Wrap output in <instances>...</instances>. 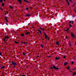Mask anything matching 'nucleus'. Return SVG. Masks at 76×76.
Returning a JSON list of instances; mask_svg holds the SVG:
<instances>
[{"label":"nucleus","instance_id":"f257e3e1","mask_svg":"<svg viewBox=\"0 0 76 76\" xmlns=\"http://www.w3.org/2000/svg\"><path fill=\"white\" fill-rule=\"evenodd\" d=\"M71 34L72 37V38H73V39H74V38H75V34H73L72 33H71Z\"/></svg>","mask_w":76,"mask_h":76},{"label":"nucleus","instance_id":"f03ea898","mask_svg":"<svg viewBox=\"0 0 76 76\" xmlns=\"http://www.w3.org/2000/svg\"><path fill=\"white\" fill-rule=\"evenodd\" d=\"M53 66L54 69H56V70H58V68L56 67L55 66V65H53Z\"/></svg>","mask_w":76,"mask_h":76},{"label":"nucleus","instance_id":"7ed1b4c3","mask_svg":"<svg viewBox=\"0 0 76 76\" xmlns=\"http://www.w3.org/2000/svg\"><path fill=\"white\" fill-rule=\"evenodd\" d=\"M5 39H8L9 38H10L8 36H7V35H6L5 36Z\"/></svg>","mask_w":76,"mask_h":76},{"label":"nucleus","instance_id":"20e7f679","mask_svg":"<svg viewBox=\"0 0 76 76\" xmlns=\"http://www.w3.org/2000/svg\"><path fill=\"white\" fill-rule=\"evenodd\" d=\"M12 65H17V64L14 62V61H12Z\"/></svg>","mask_w":76,"mask_h":76},{"label":"nucleus","instance_id":"39448f33","mask_svg":"<svg viewBox=\"0 0 76 76\" xmlns=\"http://www.w3.org/2000/svg\"><path fill=\"white\" fill-rule=\"evenodd\" d=\"M18 1L19 3L20 4H22V0H18Z\"/></svg>","mask_w":76,"mask_h":76},{"label":"nucleus","instance_id":"423d86ee","mask_svg":"<svg viewBox=\"0 0 76 76\" xmlns=\"http://www.w3.org/2000/svg\"><path fill=\"white\" fill-rule=\"evenodd\" d=\"M59 42L57 41L56 42V44H57V45H60Z\"/></svg>","mask_w":76,"mask_h":76},{"label":"nucleus","instance_id":"0eeeda50","mask_svg":"<svg viewBox=\"0 0 76 76\" xmlns=\"http://www.w3.org/2000/svg\"><path fill=\"white\" fill-rule=\"evenodd\" d=\"M45 39H47V38L48 37L47 35H45Z\"/></svg>","mask_w":76,"mask_h":76},{"label":"nucleus","instance_id":"6e6552de","mask_svg":"<svg viewBox=\"0 0 76 76\" xmlns=\"http://www.w3.org/2000/svg\"><path fill=\"white\" fill-rule=\"evenodd\" d=\"M68 64V62H65L64 64V66H66V65H67Z\"/></svg>","mask_w":76,"mask_h":76},{"label":"nucleus","instance_id":"1a4fd4ad","mask_svg":"<svg viewBox=\"0 0 76 76\" xmlns=\"http://www.w3.org/2000/svg\"><path fill=\"white\" fill-rule=\"evenodd\" d=\"M76 75V72H73L72 73L73 76H75V75Z\"/></svg>","mask_w":76,"mask_h":76},{"label":"nucleus","instance_id":"9d476101","mask_svg":"<svg viewBox=\"0 0 76 76\" xmlns=\"http://www.w3.org/2000/svg\"><path fill=\"white\" fill-rule=\"evenodd\" d=\"M24 1H25V2H26V3H28L30 2L29 1H28L26 0H24Z\"/></svg>","mask_w":76,"mask_h":76},{"label":"nucleus","instance_id":"9b49d317","mask_svg":"<svg viewBox=\"0 0 76 76\" xmlns=\"http://www.w3.org/2000/svg\"><path fill=\"white\" fill-rule=\"evenodd\" d=\"M54 69V66H51V67H50L51 70H53Z\"/></svg>","mask_w":76,"mask_h":76},{"label":"nucleus","instance_id":"f8f14e48","mask_svg":"<svg viewBox=\"0 0 76 76\" xmlns=\"http://www.w3.org/2000/svg\"><path fill=\"white\" fill-rule=\"evenodd\" d=\"M26 16L27 17H29V16H31V15H26Z\"/></svg>","mask_w":76,"mask_h":76},{"label":"nucleus","instance_id":"ddd939ff","mask_svg":"<svg viewBox=\"0 0 76 76\" xmlns=\"http://www.w3.org/2000/svg\"><path fill=\"white\" fill-rule=\"evenodd\" d=\"M38 31H39V33L40 34H41V35L42 34V32H41V31H40V30H39V29H38Z\"/></svg>","mask_w":76,"mask_h":76},{"label":"nucleus","instance_id":"4468645a","mask_svg":"<svg viewBox=\"0 0 76 76\" xmlns=\"http://www.w3.org/2000/svg\"><path fill=\"white\" fill-rule=\"evenodd\" d=\"M55 59H56V60H58V59H60V58H59V57H58V58L57 57H56L55 58Z\"/></svg>","mask_w":76,"mask_h":76},{"label":"nucleus","instance_id":"2eb2a0df","mask_svg":"<svg viewBox=\"0 0 76 76\" xmlns=\"http://www.w3.org/2000/svg\"><path fill=\"white\" fill-rule=\"evenodd\" d=\"M1 4L2 6H3V7H4V3H2Z\"/></svg>","mask_w":76,"mask_h":76},{"label":"nucleus","instance_id":"dca6fc26","mask_svg":"<svg viewBox=\"0 0 76 76\" xmlns=\"http://www.w3.org/2000/svg\"><path fill=\"white\" fill-rule=\"evenodd\" d=\"M30 34V32H27L26 33V35H28V34Z\"/></svg>","mask_w":76,"mask_h":76},{"label":"nucleus","instance_id":"f3484780","mask_svg":"<svg viewBox=\"0 0 76 76\" xmlns=\"http://www.w3.org/2000/svg\"><path fill=\"white\" fill-rule=\"evenodd\" d=\"M43 33L44 34V35H45H45H47V34H46V33H45V32H44Z\"/></svg>","mask_w":76,"mask_h":76},{"label":"nucleus","instance_id":"a211bd4d","mask_svg":"<svg viewBox=\"0 0 76 76\" xmlns=\"http://www.w3.org/2000/svg\"><path fill=\"white\" fill-rule=\"evenodd\" d=\"M15 43H16V44H19V42H17L16 41H15Z\"/></svg>","mask_w":76,"mask_h":76},{"label":"nucleus","instance_id":"6ab92c4d","mask_svg":"<svg viewBox=\"0 0 76 76\" xmlns=\"http://www.w3.org/2000/svg\"><path fill=\"white\" fill-rule=\"evenodd\" d=\"M21 36H22V37H24V36L25 35H24V34H21Z\"/></svg>","mask_w":76,"mask_h":76},{"label":"nucleus","instance_id":"aec40b11","mask_svg":"<svg viewBox=\"0 0 76 76\" xmlns=\"http://www.w3.org/2000/svg\"><path fill=\"white\" fill-rule=\"evenodd\" d=\"M0 2L1 3H2V2H3V0H0Z\"/></svg>","mask_w":76,"mask_h":76},{"label":"nucleus","instance_id":"412c9836","mask_svg":"<svg viewBox=\"0 0 76 76\" xmlns=\"http://www.w3.org/2000/svg\"><path fill=\"white\" fill-rule=\"evenodd\" d=\"M40 46L42 47V48H43V47H44V46H43V45H40Z\"/></svg>","mask_w":76,"mask_h":76},{"label":"nucleus","instance_id":"4be33fe9","mask_svg":"<svg viewBox=\"0 0 76 76\" xmlns=\"http://www.w3.org/2000/svg\"><path fill=\"white\" fill-rule=\"evenodd\" d=\"M67 69L68 70H70V68H69V66H68V67L67 68Z\"/></svg>","mask_w":76,"mask_h":76},{"label":"nucleus","instance_id":"5701e85b","mask_svg":"<svg viewBox=\"0 0 76 76\" xmlns=\"http://www.w3.org/2000/svg\"><path fill=\"white\" fill-rule=\"evenodd\" d=\"M71 64H74V61H72L71 62Z\"/></svg>","mask_w":76,"mask_h":76},{"label":"nucleus","instance_id":"b1692460","mask_svg":"<svg viewBox=\"0 0 76 76\" xmlns=\"http://www.w3.org/2000/svg\"><path fill=\"white\" fill-rule=\"evenodd\" d=\"M4 41L5 43H6V40H4Z\"/></svg>","mask_w":76,"mask_h":76},{"label":"nucleus","instance_id":"393cba45","mask_svg":"<svg viewBox=\"0 0 76 76\" xmlns=\"http://www.w3.org/2000/svg\"><path fill=\"white\" fill-rule=\"evenodd\" d=\"M23 56H25V52H23Z\"/></svg>","mask_w":76,"mask_h":76},{"label":"nucleus","instance_id":"a878e982","mask_svg":"<svg viewBox=\"0 0 76 76\" xmlns=\"http://www.w3.org/2000/svg\"><path fill=\"white\" fill-rule=\"evenodd\" d=\"M24 44H28V43H26L25 42H24Z\"/></svg>","mask_w":76,"mask_h":76},{"label":"nucleus","instance_id":"bb28decb","mask_svg":"<svg viewBox=\"0 0 76 76\" xmlns=\"http://www.w3.org/2000/svg\"><path fill=\"white\" fill-rule=\"evenodd\" d=\"M5 19H6H6H7V17H6V16H5Z\"/></svg>","mask_w":76,"mask_h":76},{"label":"nucleus","instance_id":"cd10ccee","mask_svg":"<svg viewBox=\"0 0 76 76\" xmlns=\"http://www.w3.org/2000/svg\"><path fill=\"white\" fill-rule=\"evenodd\" d=\"M2 69H4V67H5V66H2Z\"/></svg>","mask_w":76,"mask_h":76},{"label":"nucleus","instance_id":"c85d7f7f","mask_svg":"<svg viewBox=\"0 0 76 76\" xmlns=\"http://www.w3.org/2000/svg\"><path fill=\"white\" fill-rule=\"evenodd\" d=\"M2 54V53H1L0 52V56H1Z\"/></svg>","mask_w":76,"mask_h":76},{"label":"nucleus","instance_id":"c756f323","mask_svg":"<svg viewBox=\"0 0 76 76\" xmlns=\"http://www.w3.org/2000/svg\"><path fill=\"white\" fill-rule=\"evenodd\" d=\"M42 31H45V29L44 28H42Z\"/></svg>","mask_w":76,"mask_h":76},{"label":"nucleus","instance_id":"7c9ffc66","mask_svg":"<svg viewBox=\"0 0 76 76\" xmlns=\"http://www.w3.org/2000/svg\"><path fill=\"white\" fill-rule=\"evenodd\" d=\"M67 3L68 4V5L69 6V2H68Z\"/></svg>","mask_w":76,"mask_h":76},{"label":"nucleus","instance_id":"2f4dec72","mask_svg":"<svg viewBox=\"0 0 76 76\" xmlns=\"http://www.w3.org/2000/svg\"><path fill=\"white\" fill-rule=\"evenodd\" d=\"M10 7L11 8V9H13V7L12 6Z\"/></svg>","mask_w":76,"mask_h":76},{"label":"nucleus","instance_id":"473e14b6","mask_svg":"<svg viewBox=\"0 0 76 76\" xmlns=\"http://www.w3.org/2000/svg\"><path fill=\"white\" fill-rule=\"evenodd\" d=\"M16 65H14V66L15 68L16 67Z\"/></svg>","mask_w":76,"mask_h":76},{"label":"nucleus","instance_id":"72a5a7b5","mask_svg":"<svg viewBox=\"0 0 76 76\" xmlns=\"http://www.w3.org/2000/svg\"><path fill=\"white\" fill-rule=\"evenodd\" d=\"M1 10H2L3 11V8H1Z\"/></svg>","mask_w":76,"mask_h":76},{"label":"nucleus","instance_id":"f704fd0d","mask_svg":"<svg viewBox=\"0 0 76 76\" xmlns=\"http://www.w3.org/2000/svg\"><path fill=\"white\" fill-rule=\"evenodd\" d=\"M26 10H28V9H29V8H26Z\"/></svg>","mask_w":76,"mask_h":76},{"label":"nucleus","instance_id":"c9c22d12","mask_svg":"<svg viewBox=\"0 0 76 76\" xmlns=\"http://www.w3.org/2000/svg\"><path fill=\"white\" fill-rule=\"evenodd\" d=\"M63 58H66V56H64L63 57Z\"/></svg>","mask_w":76,"mask_h":76},{"label":"nucleus","instance_id":"e433bc0d","mask_svg":"<svg viewBox=\"0 0 76 76\" xmlns=\"http://www.w3.org/2000/svg\"><path fill=\"white\" fill-rule=\"evenodd\" d=\"M48 40H50V38L48 37L47 38Z\"/></svg>","mask_w":76,"mask_h":76},{"label":"nucleus","instance_id":"4c0bfd02","mask_svg":"<svg viewBox=\"0 0 76 76\" xmlns=\"http://www.w3.org/2000/svg\"><path fill=\"white\" fill-rule=\"evenodd\" d=\"M69 26L70 27H72V25H69Z\"/></svg>","mask_w":76,"mask_h":76},{"label":"nucleus","instance_id":"58836bf2","mask_svg":"<svg viewBox=\"0 0 76 76\" xmlns=\"http://www.w3.org/2000/svg\"><path fill=\"white\" fill-rule=\"evenodd\" d=\"M21 42H22V44H24V42H22V41H21Z\"/></svg>","mask_w":76,"mask_h":76},{"label":"nucleus","instance_id":"ea45409f","mask_svg":"<svg viewBox=\"0 0 76 76\" xmlns=\"http://www.w3.org/2000/svg\"><path fill=\"white\" fill-rule=\"evenodd\" d=\"M6 20L7 21V22H8V20L7 19Z\"/></svg>","mask_w":76,"mask_h":76},{"label":"nucleus","instance_id":"a19ab883","mask_svg":"<svg viewBox=\"0 0 76 76\" xmlns=\"http://www.w3.org/2000/svg\"><path fill=\"white\" fill-rule=\"evenodd\" d=\"M69 23H72V21H70Z\"/></svg>","mask_w":76,"mask_h":76},{"label":"nucleus","instance_id":"79ce46f5","mask_svg":"<svg viewBox=\"0 0 76 76\" xmlns=\"http://www.w3.org/2000/svg\"><path fill=\"white\" fill-rule=\"evenodd\" d=\"M69 1L71 2H72V1L71 0H69Z\"/></svg>","mask_w":76,"mask_h":76},{"label":"nucleus","instance_id":"37998d69","mask_svg":"<svg viewBox=\"0 0 76 76\" xmlns=\"http://www.w3.org/2000/svg\"><path fill=\"white\" fill-rule=\"evenodd\" d=\"M66 39H67V36H66Z\"/></svg>","mask_w":76,"mask_h":76},{"label":"nucleus","instance_id":"c03bdc74","mask_svg":"<svg viewBox=\"0 0 76 76\" xmlns=\"http://www.w3.org/2000/svg\"><path fill=\"white\" fill-rule=\"evenodd\" d=\"M22 76H26L25 75H22Z\"/></svg>","mask_w":76,"mask_h":76},{"label":"nucleus","instance_id":"a18cd8bd","mask_svg":"<svg viewBox=\"0 0 76 76\" xmlns=\"http://www.w3.org/2000/svg\"><path fill=\"white\" fill-rule=\"evenodd\" d=\"M67 30L69 31V28H67Z\"/></svg>","mask_w":76,"mask_h":76},{"label":"nucleus","instance_id":"49530a36","mask_svg":"<svg viewBox=\"0 0 76 76\" xmlns=\"http://www.w3.org/2000/svg\"><path fill=\"white\" fill-rule=\"evenodd\" d=\"M30 24H31L30 23H29L28 24V25H29H29H30Z\"/></svg>","mask_w":76,"mask_h":76},{"label":"nucleus","instance_id":"de8ad7c7","mask_svg":"<svg viewBox=\"0 0 76 76\" xmlns=\"http://www.w3.org/2000/svg\"><path fill=\"white\" fill-rule=\"evenodd\" d=\"M40 29H41V30H42V28H40Z\"/></svg>","mask_w":76,"mask_h":76},{"label":"nucleus","instance_id":"09e8293b","mask_svg":"<svg viewBox=\"0 0 76 76\" xmlns=\"http://www.w3.org/2000/svg\"><path fill=\"white\" fill-rule=\"evenodd\" d=\"M66 3L68 2V0H66Z\"/></svg>","mask_w":76,"mask_h":76},{"label":"nucleus","instance_id":"8fccbe9b","mask_svg":"<svg viewBox=\"0 0 76 76\" xmlns=\"http://www.w3.org/2000/svg\"><path fill=\"white\" fill-rule=\"evenodd\" d=\"M37 34H39V32H37Z\"/></svg>","mask_w":76,"mask_h":76},{"label":"nucleus","instance_id":"3c124183","mask_svg":"<svg viewBox=\"0 0 76 76\" xmlns=\"http://www.w3.org/2000/svg\"><path fill=\"white\" fill-rule=\"evenodd\" d=\"M6 25H8V24H7V23H6Z\"/></svg>","mask_w":76,"mask_h":76},{"label":"nucleus","instance_id":"603ef678","mask_svg":"<svg viewBox=\"0 0 76 76\" xmlns=\"http://www.w3.org/2000/svg\"><path fill=\"white\" fill-rule=\"evenodd\" d=\"M69 31V30H68L67 29L66 30V31L67 32V31Z\"/></svg>","mask_w":76,"mask_h":76},{"label":"nucleus","instance_id":"864d4df0","mask_svg":"<svg viewBox=\"0 0 76 76\" xmlns=\"http://www.w3.org/2000/svg\"><path fill=\"white\" fill-rule=\"evenodd\" d=\"M48 57H51V56H48Z\"/></svg>","mask_w":76,"mask_h":76},{"label":"nucleus","instance_id":"5fc2aeb1","mask_svg":"<svg viewBox=\"0 0 76 76\" xmlns=\"http://www.w3.org/2000/svg\"><path fill=\"white\" fill-rule=\"evenodd\" d=\"M4 15H7V13H5V14H4Z\"/></svg>","mask_w":76,"mask_h":76},{"label":"nucleus","instance_id":"6e6d98bb","mask_svg":"<svg viewBox=\"0 0 76 76\" xmlns=\"http://www.w3.org/2000/svg\"><path fill=\"white\" fill-rule=\"evenodd\" d=\"M72 6H73V7H74V6H75V4L72 5Z\"/></svg>","mask_w":76,"mask_h":76},{"label":"nucleus","instance_id":"4d7b16f0","mask_svg":"<svg viewBox=\"0 0 76 76\" xmlns=\"http://www.w3.org/2000/svg\"><path fill=\"white\" fill-rule=\"evenodd\" d=\"M76 69H73L72 70H76Z\"/></svg>","mask_w":76,"mask_h":76},{"label":"nucleus","instance_id":"13d9d810","mask_svg":"<svg viewBox=\"0 0 76 76\" xmlns=\"http://www.w3.org/2000/svg\"><path fill=\"white\" fill-rule=\"evenodd\" d=\"M72 24H73V21H72Z\"/></svg>","mask_w":76,"mask_h":76},{"label":"nucleus","instance_id":"bf43d9fd","mask_svg":"<svg viewBox=\"0 0 76 76\" xmlns=\"http://www.w3.org/2000/svg\"><path fill=\"white\" fill-rule=\"evenodd\" d=\"M69 46H71V44H70V45H69Z\"/></svg>","mask_w":76,"mask_h":76},{"label":"nucleus","instance_id":"052dcab7","mask_svg":"<svg viewBox=\"0 0 76 76\" xmlns=\"http://www.w3.org/2000/svg\"><path fill=\"white\" fill-rule=\"evenodd\" d=\"M38 57H39V56H37V58H38Z\"/></svg>","mask_w":76,"mask_h":76},{"label":"nucleus","instance_id":"680f3d73","mask_svg":"<svg viewBox=\"0 0 76 76\" xmlns=\"http://www.w3.org/2000/svg\"><path fill=\"white\" fill-rule=\"evenodd\" d=\"M5 40V39H3L4 41V40Z\"/></svg>","mask_w":76,"mask_h":76},{"label":"nucleus","instance_id":"e2e57ef3","mask_svg":"<svg viewBox=\"0 0 76 76\" xmlns=\"http://www.w3.org/2000/svg\"><path fill=\"white\" fill-rule=\"evenodd\" d=\"M32 7H30V9H32Z\"/></svg>","mask_w":76,"mask_h":76},{"label":"nucleus","instance_id":"0e129e2a","mask_svg":"<svg viewBox=\"0 0 76 76\" xmlns=\"http://www.w3.org/2000/svg\"><path fill=\"white\" fill-rule=\"evenodd\" d=\"M66 30H64V31H66Z\"/></svg>","mask_w":76,"mask_h":76},{"label":"nucleus","instance_id":"69168bd1","mask_svg":"<svg viewBox=\"0 0 76 76\" xmlns=\"http://www.w3.org/2000/svg\"><path fill=\"white\" fill-rule=\"evenodd\" d=\"M64 45H63V46H64Z\"/></svg>","mask_w":76,"mask_h":76},{"label":"nucleus","instance_id":"338daca9","mask_svg":"<svg viewBox=\"0 0 76 76\" xmlns=\"http://www.w3.org/2000/svg\"><path fill=\"white\" fill-rule=\"evenodd\" d=\"M75 44L76 45V42H75Z\"/></svg>","mask_w":76,"mask_h":76},{"label":"nucleus","instance_id":"774afa93","mask_svg":"<svg viewBox=\"0 0 76 76\" xmlns=\"http://www.w3.org/2000/svg\"><path fill=\"white\" fill-rule=\"evenodd\" d=\"M6 0H4V1H6Z\"/></svg>","mask_w":76,"mask_h":76}]
</instances>
